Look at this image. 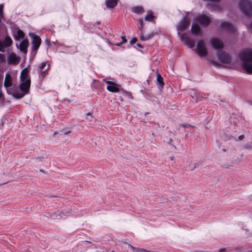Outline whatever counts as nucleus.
Segmentation results:
<instances>
[{
  "instance_id": "28",
  "label": "nucleus",
  "mask_w": 252,
  "mask_h": 252,
  "mask_svg": "<svg viewBox=\"0 0 252 252\" xmlns=\"http://www.w3.org/2000/svg\"><path fill=\"white\" fill-rule=\"evenodd\" d=\"M137 38L136 37H133L130 41L131 44H133L136 42Z\"/></svg>"
},
{
  "instance_id": "29",
  "label": "nucleus",
  "mask_w": 252,
  "mask_h": 252,
  "mask_svg": "<svg viewBox=\"0 0 252 252\" xmlns=\"http://www.w3.org/2000/svg\"><path fill=\"white\" fill-rule=\"evenodd\" d=\"M138 21L139 22V23L140 24V30H141V31H142V28L143 22V19H139L138 20Z\"/></svg>"
},
{
  "instance_id": "27",
  "label": "nucleus",
  "mask_w": 252,
  "mask_h": 252,
  "mask_svg": "<svg viewBox=\"0 0 252 252\" xmlns=\"http://www.w3.org/2000/svg\"><path fill=\"white\" fill-rule=\"evenodd\" d=\"M4 102V97L3 96L1 90L0 89V107L3 104Z\"/></svg>"
},
{
  "instance_id": "36",
  "label": "nucleus",
  "mask_w": 252,
  "mask_h": 252,
  "mask_svg": "<svg viewBox=\"0 0 252 252\" xmlns=\"http://www.w3.org/2000/svg\"><path fill=\"white\" fill-rule=\"evenodd\" d=\"M148 35H148H146L145 36V37H147Z\"/></svg>"
},
{
  "instance_id": "37",
  "label": "nucleus",
  "mask_w": 252,
  "mask_h": 252,
  "mask_svg": "<svg viewBox=\"0 0 252 252\" xmlns=\"http://www.w3.org/2000/svg\"><path fill=\"white\" fill-rule=\"evenodd\" d=\"M251 252H252V250L251 251Z\"/></svg>"
},
{
  "instance_id": "4",
  "label": "nucleus",
  "mask_w": 252,
  "mask_h": 252,
  "mask_svg": "<svg viewBox=\"0 0 252 252\" xmlns=\"http://www.w3.org/2000/svg\"><path fill=\"white\" fill-rule=\"evenodd\" d=\"M240 10L247 16H252V3L248 0H242L239 3Z\"/></svg>"
},
{
  "instance_id": "2",
  "label": "nucleus",
  "mask_w": 252,
  "mask_h": 252,
  "mask_svg": "<svg viewBox=\"0 0 252 252\" xmlns=\"http://www.w3.org/2000/svg\"><path fill=\"white\" fill-rule=\"evenodd\" d=\"M244 69L249 74L252 73V50L247 49L240 54Z\"/></svg>"
},
{
  "instance_id": "8",
  "label": "nucleus",
  "mask_w": 252,
  "mask_h": 252,
  "mask_svg": "<svg viewBox=\"0 0 252 252\" xmlns=\"http://www.w3.org/2000/svg\"><path fill=\"white\" fill-rule=\"evenodd\" d=\"M180 39L184 44L190 48H192L195 46L194 41L186 36L185 34H183L180 36Z\"/></svg>"
},
{
  "instance_id": "13",
  "label": "nucleus",
  "mask_w": 252,
  "mask_h": 252,
  "mask_svg": "<svg viewBox=\"0 0 252 252\" xmlns=\"http://www.w3.org/2000/svg\"><path fill=\"white\" fill-rule=\"evenodd\" d=\"M197 21L201 25H208L211 21V18L208 15L202 14L198 16Z\"/></svg>"
},
{
  "instance_id": "25",
  "label": "nucleus",
  "mask_w": 252,
  "mask_h": 252,
  "mask_svg": "<svg viewBox=\"0 0 252 252\" xmlns=\"http://www.w3.org/2000/svg\"><path fill=\"white\" fill-rule=\"evenodd\" d=\"M128 248L131 249L134 252H145L146 250L143 249V248H135L131 246V245H128Z\"/></svg>"
},
{
  "instance_id": "10",
  "label": "nucleus",
  "mask_w": 252,
  "mask_h": 252,
  "mask_svg": "<svg viewBox=\"0 0 252 252\" xmlns=\"http://www.w3.org/2000/svg\"><path fill=\"white\" fill-rule=\"evenodd\" d=\"M20 57L14 53H9L7 57V62L9 64H16L20 61Z\"/></svg>"
},
{
  "instance_id": "1",
  "label": "nucleus",
  "mask_w": 252,
  "mask_h": 252,
  "mask_svg": "<svg viewBox=\"0 0 252 252\" xmlns=\"http://www.w3.org/2000/svg\"><path fill=\"white\" fill-rule=\"evenodd\" d=\"M20 78L22 83L20 85V89L22 92H16L12 94L14 97L17 98H21L29 93L31 86V80L29 77L27 68H24L22 71Z\"/></svg>"
},
{
  "instance_id": "17",
  "label": "nucleus",
  "mask_w": 252,
  "mask_h": 252,
  "mask_svg": "<svg viewBox=\"0 0 252 252\" xmlns=\"http://www.w3.org/2000/svg\"><path fill=\"white\" fill-rule=\"evenodd\" d=\"M29 45V41L27 39H25L22 41L19 45L20 51L24 54L27 53V48Z\"/></svg>"
},
{
  "instance_id": "24",
  "label": "nucleus",
  "mask_w": 252,
  "mask_h": 252,
  "mask_svg": "<svg viewBox=\"0 0 252 252\" xmlns=\"http://www.w3.org/2000/svg\"><path fill=\"white\" fill-rule=\"evenodd\" d=\"M157 82H158V84L160 87H162L164 86V83L163 82V78H162V77H161V76L159 74H158L157 75Z\"/></svg>"
},
{
  "instance_id": "5",
  "label": "nucleus",
  "mask_w": 252,
  "mask_h": 252,
  "mask_svg": "<svg viewBox=\"0 0 252 252\" xmlns=\"http://www.w3.org/2000/svg\"><path fill=\"white\" fill-rule=\"evenodd\" d=\"M219 61L223 64H228L231 61V57L224 51H220L217 54Z\"/></svg>"
},
{
  "instance_id": "14",
  "label": "nucleus",
  "mask_w": 252,
  "mask_h": 252,
  "mask_svg": "<svg viewBox=\"0 0 252 252\" xmlns=\"http://www.w3.org/2000/svg\"><path fill=\"white\" fill-rule=\"evenodd\" d=\"M72 215V213L70 210H64L62 211H57L56 213H55L54 215L57 219H59L62 218H65Z\"/></svg>"
},
{
  "instance_id": "26",
  "label": "nucleus",
  "mask_w": 252,
  "mask_h": 252,
  "mask_svg": "<svg viewBox=\"0 0 252 252\" xmlns=\"http://www.w3.org/2000/svg\"><path fill=\"white\" fill-rule=\"evenodd\" d=\"M154 18V16L152 15V14H150L147 15L145 18V19L146 21H152Z\"/></svg>"
},
{
  "instance_id": "11",
  "label": "nucleus",
  "mask_w": 252,
  "mask_h": 252,
  "mask_svg": "<svg viewBox=\"0 0 252 252\" xmlns=\"http://www.w3.org/2000/svg\"><path fill=\"white\" fill-rule=\"evenodd\" d=\"M12 41L9 37H6L3 41H0V51L4 52L5 48L11 45Z\"/></svg>"
},
{
  "instance_id": "3",
  "label": "nucleus",
  "mask_w": 252,
  "mask_h": 252,
  "mask_svg": "<svg viewBox=\"0 0 252 252\" xmlns=\"http://www.w3.org/2000/svg\"><path fill=\"white\" fill-rule=\"evenodd\" d=\"M195 51V53L200 58L206 57L208 54L205 42L202 39L198 41Z\"/></svg>"
},
{
  "instance_id": "20",
  "label": "nucleus",
  "mask_w": 252,
  "mask_h": 252,
  "mask_svg": "<svg viewBox=\"0 0 252 252\" xmlns=\"http://www.w3.org/2000/svg\"><path fill=\"white\" fill-rule=\"evenodd\" d=\"M119 0H106L105 4L108 8H114L115 7Z\"/></svg>"
},
{
  "instance_id": "18",
  "label": "nucleus",
  "mask_w": 252,
  "mask_h": 252,
  "mask_svg": "<svg viewBox=\"0 0 252 252\" xmlns=\"http://www.w3.org/2000/svg\"><path fill=\"white\" fill-rule=\"evenodd\" d=\"M191 32L194 35H198L201 33V31L200 27L197 23H193L191 29Z\"/></svg>"
},
{
  "instance_id": "16",
  "label": "nucleus",
  "mask_w": 252,
  "mask_h": 252,
  "mask_svg": "<svg viewBox=\"0 0 252 252\" xmlns=\"http://www.w3.org/2000/svg\"><path fill=\"white\" fill-rule=\"evenodd\" d=\"M220 27L222 29H225L230 32H234L235 31L234 26L227 22H222Z\"/></svg>"
},
{
  "instance_id": "7",
  "label": "nucleus",
  "mask_w": 252,
  "mask_h": 252,
  "mask_svg": "<svg viewBox=\"0 0 252 252\" xmlns=\"http://www.w3.org/2000/svg\"><path fill=\"white\" fill-rule=\"evenodd\" d=\"M210 43L214 49L219 50L218 52L220 51V50L224 46L222 41L217 38L211 39L210 40Z\"/></svg>"
},
{
  "instance_id": "22",
  "label": "nucleus",
  "mask_w": 252,
  "mask_h": 252,
  "mask_svg": "<svg viewBox=\"0 0 252 252\" xmlns=\"http://www.w3.org/2000/svg\"><path fill=\"white\" fill-rule=\"evenodd\" d=\"M153 33L149 34L147 37H145L142 31H141L140 39L142 41H145L151 38L153 36Z\"/></svg>"
},
{
  "instance_id": "9",
  "label": "nucleus",
  "mask_w": 252,
  "mask_h": 252,
  "mask_svg": "<svg viewBox=\"0 0 252 252\" xmlns=\"http://www.w3.org/2000/svg\"><path fill=\"white\" fill-rule=\"evenodd\" d=\"M104 81L108 84L107 89L108 91L113 93L118 92L119 91L120 86L118 84H115L110 81H106V79Z\"/></svg>"
},
{
  "instance_id": "31",
  "label": "nucleus",
  "mask_w": 252,
  "mask_h": 252,
  "mask_svg": "<svg viewBox=\"0 0 252 252\" xmlns=\"http://www.w3.org/2000/svg\"><path fill=\"white\" fill-rule=\"evenodd\" d=\"M122 43L123 44V43H125L126 42L127 40L126 39L125 37V36H122Z\"/></svg>"
},
{
  "instance_id": "19",
  "label": "nucleus",
  "mask_w": 252,
  "mask_h": 252,
  "mask_svg": "<svg viewBox=\"0 0 252 252\" xmlns=\"http://www.w3.org/2000/svg\"><path fill=\"white\" fill-rule=\"evenodd\" d=\"M11 76L9 73H6L4 79V86L6 88L10 87L12 85Z\"/></svg>"
},
{
  "instance_id": "30",
  "label": "nucleus",
  "mask_w": 252,
  "mask_h": 252,
  "mask_svg": "<svg viewBox=\"0 0 252 252\" xmlns=\"http://www.w3.org/2000/svg\"><path fill=\"white\" fill-rule=\"evenodd\" d=\"M4 60H5L4 56L0 53V61L3 62L4 61Z\"/></svg>"
},
{
  "instance_id": "23",
  "label": "nucleus",
  "mask_w": 252,
  "mask_h": 252,
  "mask_svg": "<svg viewBox=\"0 0 252 252\" xmlns=\"http://www.w3.org/2000/svg\"><path fill=\"white\" fill-rule=\"evenodd\" d=\"M132 11L135 13L140 14L144 12V9L141 6H137L132 8Z\"/></svg>"
},
{
  "instance_id": "32",
  "label": "nucleus",
  "mask_w": 252,
  "mask_h": 252,
  "mask_svg": "<svg viewBox=\"0 0 252 252\" xmlns=\"http://www.w3.org/2000/svg\"><path fill=\"white\" fill-rule=\"evenodd\" d=\"M244 137V135H241L239 136V139L240 140H242L243 139Z\"/></svg>"
},
{
  "instance_id": "21",
  "label": "nucleus",
  "mask_w": 252,
  "mask_h": 252,
  "mask_svg": "<svg viewBox=\"0 0 252 252\" xmlns=\"http://www.w3.org/2000/svg\"><path fill=\"white\" fill-rule=\"evenodd\" d=\"M24 36L25 34L23 31L18 29L16 32V34L14 35V38L16 40H19L20 39L24 38Z\"/></svg>"
},
{
  "instance_id": "12",
  "label": "nucleus",
  "mask_w": 252,
  "mask_h": 252,
  "mask_svg": "<svg viewBox=\"0 0 252 252\" xmlns=\"http://www.w3.org/2000/svg\"><path fill=\"white\" fill-rule=\"evenodd\" d=\"M190 23L189 20L186 16L184 17L183 21H182L177 27L178 31L183 32L185 30L187 27L189 25Z\"/></svg>"
},
{
  "instance_id": "33",
  "label": "nucleus",
  "mask_w": 252,
  "mask_h": 252,
  "mask_svg": "<svg viewBox=\"0 0 252 252\" xmlns=\"http://www.w3.org/2000/svg\"><path fill=\"white\" fill-rule=\"evenodd\" d=\"M123 43L122 42L116 44V45L120 46Z\"/></svg>"
},
{
  "instance_id": "34",
  "label": "nucleus",
  "mask_w": 252,
  "mask_h": 252,
  "mask_svg": "<svg viewBox=\"0 0 252 252\" xmlns=\"http://www.w3.org/2000/svg\"><path fill=\"white\" fill-rule=\"evenodd\" d=\"M69 132H70V131L66 132H65V134H67V133H69Z\"/></svg>"
},
{
  "instance_id": "35",
  "label": "nucleus",
  "mask_w": 252,
  "mask_h": 252,
  "mask_svg": "<svg viewBox=\"0 0 252 252\" xmlns=\"http://www.w3.org/2000/svg\"><path fill=\"white\" fill-rule=\"evenodd\" d=\"M139 47H142L141 45H138Z\"/></svg>"
},
{
  "instance_id": "15",
  "label": "nucleus",
  "mask_w": 252,
  "mask_h": 252,
  "mask_svg": "<svg viewBox=\"0 0 252 252\" xmlns=\"http://www.w3.org/2000/svg\"><path fill=\"white\" fill-rule=\"evenodd\" d=\"M49 69L50 65L47 64L45 62H43L39 65L38 71L40 72L43 76H44Z\"/></svg>"
},
{
  "instance_id": "6",
  "label": "nucleus",
  "mask_w": 252,
  "mask_h": 252,
  "mask_svg": "<svg viewBox=\"0 0 252 252\" xmlns=\"http://www.w3.org/2000/svg\"><path fill=\"white\" fill-rule=\"evenodd\" d=\"M29 36L32 38V50L36 51L40 45L41 39L39 36L32 33H30Z\"/></svg>"
}]
</instances>
